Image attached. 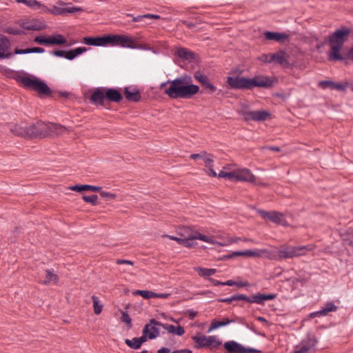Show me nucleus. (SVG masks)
Instances as JSON below:
<instances>
[{
    "mask_svg": "<svg viewBox=\"0 0 353 353\" xmlns=\"http://www.w3.org/2000/svg\"><path fill=\"white\" fill-rule=\"evenodd\" d=\"M10 130L18 137L34 139L63 134L66 131V128L61 124L38 121L30 125L23 122L12 125Z\"/></svg>",
    "mask_w": 353,
    "mask_h": 353,
    "instance_id": "obj_1",
    "label": "nucleus"
},
{
    "mask_svg": "<svg viewBox=\"0 0 353 353\" xmlns=\"http://www.w3.org/2000/svg\"><path fill=\"white\" fill-rule=\"evenodd\" d=\"M190 76L183 75L174 80H168L160 85V89L169 85L165 88L164 94L170 99H191L199 91V87L197 85L192 83Z\"/></svg>",
    "mask_w": 353,
    "mask_h": 353,
    "instance_id": "obj_2",
    "label": "nucleus"
},
{
    "mask_svg": "<svg viewBox=\"0 0 353 353\" xmlns=\"http://www.w3.org/2000/svg\"><path fill=\"white\" fill-rule=\"evenodd\" d=\"M226 83L232 89L252 90L254 88H272L278 83V79L265 75H256L252 78L236 76L228 77Z\"/></svg>",
    "mask_w": 353,
    "mask_h": 353,
    "instance_id": "obj_3",
    "label": "nucleus"
},
{
    "mask_svg": "<svg viewBox=\"0 0 353 353\" xmlns=\"http://www.w3.org/2000/svg\"><path fill=\"white\" fill-rule=\"evenodd\" d=\"M121 92L113 88H97L90 97V101L97 105L107 108L106 102L119 103L123 100Z\"/></svg>",
    "mask_w": 353,
    "mask_h": 353,
    "instance_id": "obj_4",
    "label": "nucleus"
},
{
    "mask_svg": "<svg viewBox=\"0 0 353 353\" xmlns=\"http://www.w3.org/2000/svg\"><path fill=\"white\" fill-rule=\"evenodd\" d=\"M351 34V29L346 26L336 30L332 34L328 37V43L330 50L328 52V60L333 56L339 57V52L344 43L348 40Z\"/></svg>",
    "mask_w": 353,
    "mask_h": 353,
    "instance_id": "obj_5",
    "label": "nucleus"
},
{
    "mask_svg": "<svg viewBox=\"0 0 353 353\" xmlns=\"http://www.w3.org/2000/svg\"><path fill=\"white\" fill-rule=\"evenodd\" d=\"M16 79L21 83L25 88L37 92L40 97H52V91L50 88L38 78L18 76Z\"/></svg>",
    "mask_w": 353,
    "mask_h": 353,
    "instance_id": "obj_6",
    "label": "nucleus"
},
{
    "mask_svg": "<svg viewBox=\"0 0 353 353\" xmlns=\"http://www.w3.org/2000/svg\"><path fill=\"white\" fill-rule=\"evenodd\" d=\"M177 232L179 236L183 238V239H187V241H188L189 243L192 244L193 248L196 245L197 243L195 241L197 239L208 243L212 242L210 237L202 234L198 231L193 230L191 228L188 226L179 228Z\"/></svg>",
    "mask_w": 353,
    "mask_h": 353,
    "instance_id": "obj_7",
    "label": "nucleus"
},
{
    "mask_svg": "<svg viewBox=\"0 0 353 353\" xmlns=\"http://www.w3.org/2000/svg\"><path fill=\"white\" fill-rule=\"evenodd\" d=\"M288 55L284 50H279L276 53L262 54L259 60L266 63L274 62L284 67H288L290 62Z\"/></svg>",
    "mask_w": 353,
    "mask_h": 353,
    "instance_id": "obj_8",
    "label": "nucleus"
},
{
    "mask_svg": "<svg viewBox=\"0 0 353 353\" xmlns=\"http://www.w3.org/2000/svg\"><path fill=\"white\" fill-rule=\"evenodd\" d=\"M239 114L243 116V119L246 122L251 121L262 122L270 118L271 114L268 110H261L256 111L239 110Z\"/></svg>",
    "mask_w": 353,
    "mask_h": 353,
    "instance_id": "obj_9",
    "label": "nucleus"
},
{
    "mask_svg": "<svg viewBox=\"0 0 353 353\" xmlns=\"http://www.w3.org/2000/svg\"><path fill=\"white\" fill-rule=\"evenodd\" d=\"M117 46L132 49L150 50L147 44L138 43L134 39L123 34H116Z\"/></svg>",
    "mask_w": 353,
    "mask_h": 353,
    "instance_id": "obj_10",
    "label": "nucleus"
},
{
    "mask_svg": "<svg viewBox=\"0 0 353 353\" xmlns=\"http://www.w3.org/2000/svg\"><path fill=\"white\" fill-rule=\"evenodd\" d=\"M227 353H262V351L256 348L245 347L235 341H228L223 344Z\"/></svg>",
    "mask_w": 353,
    "mask_h": 353,
    "instance_id": "obj_11",
    "label": "nucleus"
},
{
    "mask_svg": "<svg viewBox=\"0 0 353 353\" xmlns=\"http://www.w3.org/2000/svg\"><path fill=\"white\" fill-rule=\"evenodd\" d=\"M306 250L307 249L305 246H283L279 250L278 256L281 259L293 258L303 255Z\"/></svg>",
    "mask_w": 353,
    "mask_h": 353,
    "instance_id": "obj_12",
    "label": "nucleus"
},
{
    "mask_svg": "<svg viewBox=\"0 0 353 353\" xmlns=\"http://www.w3.org/2000/svg\"><path fill=\"white\" fill-rule=\"evenodd\" d=\"M258 214L264 219H268L278 225H286L287 221L282 213L276 211L268 212L264 210H259Z\"/></svg>",
    "mask_w": 353,
    "mask_h": 353,
    "instance_id": "obj_13",
    "label": "nucleus"
},
{
    "mask_svg": "<svg viewBox=\"0 0 353 353\" xmlns=\"http://www.w3.org/2000/svg\"><path fill=\"white\" fill-rule=\"evenodd\" d=\"M90 46H116V34H105L101 37H90Z\"/></svg>",
    "mask_w": 353,
    "mask_h": 353,
    "instance_id": "obj_14",
    "label": "nucleus"
},
{
    "mask_svg": "<svg viewBox=\"0 0 353 353\" xmlns=\"http://www.w3.org/2000/svg\"><path fill=\"white\" fill-rule=\"evenodd\" d=\"M34 41L40 45H64L67 41L61 35L57 34V36H50L46 37L45 36H37L34 39Z\"/></svg>",
    "mask_w": 353,
    "mask_h": 353,
    "instance_id": "obj_15",
    "label": "nucleus"
},
{
    "mask_svg": "<svg viewBox=\"0 0 353 353\" xmlns=\"http://www.w3.org/2000/svg\"><path fill=\"white\" fill-rule=\"evenodd\" d=\"M150 323L153 324L154 325H159V327H162L163 328L166 330L169 333L176 334L179 336L183 335L185 333V329L181 325L176 327L172 324L163 323L160 321H157L155 319H151Z\"/></svg>",
    "mask_w": 353,
    "mask_h": 353,
    "instance_id": "obj_16",
    "label": "nucleus"
},
{
    "mask_svg": "<svg viewBox=\"0 0 353 353\" xmlns=\"http://www.w3.org/2000/svg\"><path fill=\"white\" fill-rule=\"evenodd\" d=\"M276 297V294L256 293L250 296H247V303L264 305L266 301L273 300Z\"/></svg>",
    "mask_w": 353,
    "mask_h": 353,
    "instance_id": "obj_17",
    "label": "nucleus"
},
{
    "mask_svg": "<svg viewBox=\"0 0 353 353\" xmlns=\"http://www.w3.org/2000/svg\"><path fill=\"white\" fill-rule=\"evenodd\" d=\"M261 256V253L258 250H239L232 252L230 254L223 255L220 259L221 260H228L237 256H245V257H259Z\"/></svg>",
    "mask_w": 353,
    "mask_h": 353,
    "instance_id": "obj_18",
    "label": "nucleus"
},
{
    "mask_svg": "<svg viewBox=\"0 0 353 353\" xmlns=\"http://www.w3.org/2000/svg\"><path fill=\"white\" fill-rule=\"evenodd\" d=\"M212 339H213L212 336H206L200 332L192 336V339L195 343L194 347L196 349L209 348L211 345Z\"/></svg>",
    "mask_w": 353,
    "mask_h": 353,
    "instance_id": "obj_19",
    "label": "nucleus"
},
{
    "mask_svg": "<svg viewBox=\"0 0 353 353\" xmlns=\"http://www.w3.org/2000/svg\"><path fill=\"white\" fill-rule=\"evenodd\" d=\"M255 180L256 176L247 168L235 171L234 181L254 183Z\"/></svg>",
    "mask_w": 353,
    "mask_h": 353,
    "instance_id": "obj_20",
    "label": "nucleus"
},
{
    "mask_svg": "<svg viewBox=\"0 0 353 353\" xmlns=\"http://www.w3.org/2000/svg\"><path fill=\"white\" fill-rule=\"evenodd\" d=\"M10 48V41L8 39L0 34V59L10 58L12 53L8 52Z\"/></svg>",
    "mask_w": 353,
    "mask_h": 353,
    "instance_id": "obj_21",
    "label": "nucleus"
},
{
    "mask_svg": "<svg viewBox=\"0 0 353 353\" xmlns=\"http://www.w3.org/2000/svg\"><path fill=\"white\" fill-rule=\"evenodd\" d=\"M20 26L26 30H41L46 28V25L37 20H27L21 23Z\"/></svg>",
    "mask_w": 353,
    "mask_h": 353,
    "instance_id": "obj_22",
    "label": "nucleus"
},
{
    "mask_svg": "<svg viewBox=\"0 0 353 353\" xmlns=\"http://www.w3.org/2000/svg\"><path fill=\"white\" fill-rule=\"evenodd\" d=\"M124 95L128 101L132 102H138L141 98L140 91L137 88L132 87H125L124 88Z\"/></svg>",
    "mask_w": 353,
    "mask_h": 353,
    "instance_id": "obj_23",
    "label": "nucleus"
},
{
    "mask_svg": "<svg viewBox=\"0 0 353 353\" xmlns=\"http://www.w3.org/2000/svg\"><path fill=\"white\" fill-rule=\"evenodd\" d=\"M319 85L323 88V89L330 88L332 90H337L340 91H344L345 88H347L349 85L348 82H345L344 83H336L332 81L328 80V81H321L319 82Z\"/></svg>",
    "mask_w": 353,
    "mask_h": 353,
    "instance_id": "obj_24",
    "label": "nucleus"
},
{
    "mask_svg": "<svg viewBox=\"0 0 353 353\" xmlns=\"http://www.w3.org/2000/svg\"><path fill=\"white\" fill-rule=\"evenodd\" d=\"M194 77L201 84L203 87L209 89L211 94L216 90V87L210 82L209 79L206 75L201 74L200 72H196L194 74Z\"/></svg>",
    "mask_w": 353,
    "mask_h": 353,
    "instance_id": "obj_25",
    "label": "nucleus"
},
{
    "mask_svg": "<svg viewBox=\"0 0 353 353\" xmlns=\"http://www.w3.org/2000/svg\"><path fill=\"white\" fill-rule=\"evenodd\" d=\"M265 39L269 41H276L283 43L289 38V35L285 32H277L266 31L264 32Z\"/></svg>",
    "mask_w": 353,
    "mask_h": 353,
    "instance_id": "obj_26",
    "label": "nucleus"
},
{
    "mask_svg": "<svg viewBox=\"0 0 353 353\" xmlns=\"http://www.w3.org/2000/svg\"><path fill=\"white\" fill-rule=\"evenodd\" d=\"M234 322H236L234 319H230L229 318H223L222 320H217L214 319L211 321L208 332H210L213 330L218 329L221 327L226 326L230 323Z\"/></svg>",
    "mask_w": 353,
    "mask_h": 353,
    "instance_id": "obj_27",
    "label": "nucleus"
},
{
    "mask_svg": "<svg viewBox=\"0 0 353 353\" xmlns=\"http://www.w3.org/2000/svg\"><path fill=\"white\" fill-rule=\"evenodd\" d=\"M339 57H336L333 56L331 59H329L330 61H345V63L347 64V61H351L353 62V46L344 54H341L339 52Z\"/></svg>",
    "mask_w": 353,
    "mask_h": 353,
    "instance_id": "obj_28",
    "label": "nucleus"
},
{
    "mask_svg": "<svg viewBox=\"0 0 353 353\" xmlns=\"http://www.w3.org/2000/svg\"><path fill=\"white\" fill-rule=\"evenodd\" d=\"M176 54L179 58L183 59L186 61L194 60L195 59V56H196L193 52L190 51L188 49L184 48H181L178 49Z\"/></svg>",
    "mask_w": 353,
    "mask_h": 353,
    "instance_id": "obj_29",
    "label": "nucleus"
},
{
    "mask_svg": "<svg viewBox=\"0 0 353 353\" xmlns=\"http://www.w3.org/2000/svg\"><path fill=\"white\" fill-rule=\"evenodd\" d=\"M91 299L92 301V307L94 312V314L97 315H99L101 313L103 308V304H102L98 296L95 295H92L91 296Z\"/></svg>",
    "mask_w": 353,
    "mask_h": 353,
    "instance_id": "obj_30",
    "label": "nucleus"
},
{
    "mask_svg": "<svg viewBox=\"0 0 353 353\" xmlns=\"http://www.w3.org/2000/svg\"><path fill=\"white\" fill-rule=\"evenodd\" d=\"M59 280L58 276L54 273L53 270H46V279L43 281V283L46 285L50 283V282L57 283Z\"/></svg>",
    "mask_w": 353,
    "mask_h": 353,
    "instance_id": "obj_31",
    "label": "nucleus"
},
{
    "mask_svg": "<svg viewBox=\"0 0 353 353\" xmlns=\"http://www.w3.org/2000/svg\"><path fill=\"white\" fill-rule=\"evenodd\" d=\"M196 271L198 272V274L200 276L206 277V276H210L211 275L214 274L215 272H216V270L212 269V268L209 269V268L199 267L196 268Z\"/></svg>",
    "mask_w": 353,
    "mask_h": 353,
    "instance_id": "obj_32",
    "label": "nucleus"
},
{
    "mask_svg": "<svg viewBox=\"0 0 353 353\" xmlns=\"http://www.w3.org/2000/svg\"><path fill=\"white\" fill-rule=\"evenodd\" d=\"M167 237H168L170 239L176 241L179 245L188 248H193V245L191 243H189L188 241H187V239H183L182 236L177 237L171 235H166Z\"/></svg>",
    "mask_w": 353,
    "mask_h": 353,
    "instance_id": "obj_33",
    "label": "nucleus"
},
{
    "mask_svg": "<svg viewBox=\"0 0 353 353\" xmlns=\"http://www.w3.org/2000/svg\"><path fill=\"white\" fill-rule=\"evenodd\" d=\"M147 325H149L148 334L150 335V340L154 339L159 336L160 331L159 329L157 327V325H154L153 324H151L150 322Z\"/></svg>",
    "mask_w": 353,
    "mask_h": 353,
    "instance_id": "obj_34",
    "label": "nucleus"
},
{
    "mask_svg": "<svg viewBox=\"0 0 353 353\" xmlns=\"http://www.w3.org/2000/svg\"><path fill=\"white\" fill-rule=\"evenodd\" d=\"M125 343L130 348L134 350H139L141 347L139 343L138 337H134L132 340L126 339H125Z\"/></svg>",
    "mask_w": 353,
    "mask_h": 353,
    "instance_id": "obj_35",
    "label": "nucleus"
},
{
    "mask_svg": "<svg viewBox=\"0 0 353 353\" xmlns=\"http://www.w3.org/2000/svg\"><path fill=\"white\" fill-rule=\"evenodd\" d=\"M312 341V340L308 338L305 345L295 350L292 353H309V351L311 349L310 343Z\"/></svg>",
    "mask_w": 353,
    "mask_h": 353,
    "instance_id": "obj_36",
    "label": "nucleus"
},
{
    "mask_svg": "<svg viewBox=\"0 0 353 353\" xmlns=\"http://www.w3.org/2000/svg\"><path fill=\"white\" fill-rule=\"evenodd\" d=\"M77 10V8H54V13L57 14H64L65 13H74Z\"/></svg>",
    "mask_w": 353,
    "mask_h": 353,
    "instance_id": "obj_37",
    "label": "nucleus"
},
{
    "mask_svg": "<svg viewBox=\"0 0 353 353\" xmlns=\"http://www.w3.org/2000/svg\"><path fill=\"white\" fill-rule=\"evenodd\" d=\"M337 310V306L332 302H327L325 303V307H322L321 310L323 315H327L330 312H334Z\"/></svg>",
    "mask_w": 353,
    "mask_h": 353,
    "instance_id": "obj_38",
    "label": "nucleus"
},
{
    "mask_svg": "<svg viewBox=\"0 0 353 353\" xmlns=\"http://www.w3.org/2000/svg\"><path fill=\"white\" fill-rule=\"evenodd\" d=\"M17 2L23 3L33 9L39 8L41 6V3L37 0H17Z\"/></svg>",
    "mask_w": 353,
    "mask_h": 353,
    "instance_id": "obj_39",
    "label": "nucleus"
},
{
    "mask_svg": "<svg viewBox=\"0 0 353 353\" xmlns=\"http://www.w3.org/2000/svg\"><path fill=\"white\" fill-rule=\"evenodd\" d=\"M121 321L126 323L128 329L132 327V319L127 312H121Z\"/></svg>",
    "mask_w": 353,
    "mask_h": 353,
    "instance_id": "obj_40",
    "label": "nucleus"
},
{
    "mask_svg": "<svg viewBox=\"0 0 353 353\" xmlns=\"http://www.w3.org/2000/svg\"><path fill=\"white\" fill-rule=\"evenodd\" d=\"M148 328H149V325H145L143 330L142 336L140 337H138L139 343L141 346H142L143 343L147 341V339H149L150 335L148 334Z\"/></svg>",
    "mask_w": 353,
    "mask_h": 353,
    "instance_id": "obj_41",
    "label": "nucleus"
},
{
    "mask_svg": "<svg viewBox=\"0 0 353 353\" xmlns=\"http://www.w3.org/2000/svg\"><path fill=\"white\" fill-rule=\"evenodd\" d=\"M235 171L233 172H224L221 170L218 174L219 178H227L232 181H234Z\"/></svg>",
    "mask_w": 353,
    "mask_h": 353,
    "instance_id": "obj_42",
    "label": "nucleus"
},
{
    "mask_svg": "<svg viewBox=\"0 0 353 353\" xmlns=\"http://www.w3.org/2000/svg\"><path fill=\"white\" fill-rule=\"evenodd\" d=\"M69 189L71 190H73V191L82 192L88 190V184L74 185L70 186L69 188Z\"/></svg>",
    "mask_w": 353,
    "mask_h": 353,
    "instance_id": "obj_43",
    "label": "nucleus"
},
{
    "mask_svg": "<svg viewBox=\"0 0 353 353\" xmlns=\"http://www.w3.org/2000/svg\"><path fill=\"white\" fill-rule=\"evenodd\" d=\"M213 339H212L211 345L209 347L210 350L219 348V346L222 344V341H220L216 336H212Z\"/></svg>",
    "mask_w": 353,
    "mask_h": 353,
    "instance_id": "obj_44",
    "label": "nucleus"
},
{
    "mask_svg": "<svg viewBox=\"0 0 353 353\" xmlns=\"http://www.w3.org/2000/svg\"><path fill=\"white\" fill-rule=\"evenodd\" d=\"M99 195L101 197L105 199L106 201L114 199L117 197V195L115 194L108 192L103 190H101Z\"/></svg>",
    "mask_w": 353,
    "mask_h": 353,
    "instance_id": "obj_45",
    "label": "nucleus"
},
{
    "mask_svg": "<svg viewBox=\"0 0 353 353\" xmlns=\"http://www.w3.org/2000/svg\"><path fill=\"white\" fill-rule=\"evenodd\" d=\"M213 155L211 154H208L207 156H205V157H202V159L204 161L205 166L207 168H211L212 167V159Z\"/></svg>",
    "mask_w": 353,
    "mask_h": 353,
    "instance_id": "obj_46",
    "label": "nucleus"
},
{
    "mask_svg": "<svg viewBox=\"0 0 353 353\" xmlns=\"http://www.w3.org/2000/svg\"><path fill=\"white\" fill-rule=\"evenodd\" d=\"M7 32L12 35H21L25 33L24 31L21 29L12 28H8Z\"/></svg>",
    "mask_w": 353,
    "mask_h": 353,
    "instance_id": "obj_47",
    "label": "nucleus"
},
{
    "mask_svg": "<svg viewBox=\"0 0 353 353\" xmlns=\"http://www.w3.org/2000/svg\"><path fill=\"white\" fill-rule=\"evenodd\" d=\"M154 296H157V293L150 291V290H143L142 297L145 299H149L151 298H154Z\"/></svg>",
    "mask_w": 353,
    "mask_h": 353,
    "instance_id": "obj_48",
    "label": "nucleus"
},
{
    "mask_svg": "<svg viewBox=\"0 0 353 353\" xmlns=\"http://www.w3.org/2000/svg\"><path fill=\"white\" fill-rule=\"evenodd\" d=\"M184 314L188 316L189 319L194 320V318L197 316L198 312L194 311L192 310H187L184 312Z\"/></svg>",
    "mask_w": 353,
    "mask_h": 353,
    "instance_id": "obj_49",
    "label": "nucleus"
},
{
    "mask_svg": "<svg viewBox=\"0 0 353 353\" xmlns=\"http://www.w3.org/2000/svg\"><path fill=\"white\" fill-rule=\"evenodd\" d=\"M90 203L93 205H97L101 203L99 201V197L97 194H90Z\"/></svg>",
    "mask_w": 353,
    "mask_h": 353,
    "instance_id": "obj_50",
    "label": "nucleus"
},
{
    "mask_svg": "<svg viewBox=\"0 0 353 353\" xmlns=\"http://www.w3.org/2000/svg\"><path fill=\"white\" fill-rule=\"evenodd\" d=\"M74 55L75 57L82 54L83 52H86L87 49L85 47H79L74 49H72Z\"/></svg>",
    "mask_w": 353,
    "mask_h": 353,
    "instance_id": "obj_51",
    "label": "nucleus"
},
{
    "mask_svg": "<svg viewBox=\"0 0 353 353\" xmlns=\"http://www.w3.org/2000/svg\"><path fill=\"white\" fill-rule=\"evenodd\" d=\"M208 153L205 151H203L201 153L199 154H192L190 155V158L196 160L197 159H202V157H205V156H207Z\"/></svg>",
    "mask_w": 353,
    "mask_h": 353,
    "instance_id": "obj_52",
    "label": "nucleus"
},
{
    "mask_svg": "<svg viewBox=\"0 0 353 353\" xmlns=\"http://www.w3.org/2000/svg\"><path fill=\"white\" fill-rule=\"evenodd\" d=\"M247 295L243 294H234L232 296V299L234 301H244L247 302Z\"/></svg>",
    "mask_w": 353,
    "mask_h": 353,
    "instance_id": "obj_53",
    "label": "nucleus"
},
{
    "mask_svg": "<svg viewBox=\"0 0 353 353\" xmlns=\"http://www.w3.org/2000/svg\"><path fill=\"white\" fill-rule=\"evenodd\" d=\"M52 54L58 57H65V50H56L52 51Z\"/></svg>",
    "mask_w": 353,
    "mask_h": 353,
    "instance_id": "obj_54",
    "label": "nucleus"
},
{
    "mask_svg": "<svg viewBox=\"0 0 353 353\" xmlns=\"http://www.w3.org/2000/svg\"><path fill=\"white\" fill-rule=\"evenodd\" d=\"M30 48H26V49H15L14 54H30Z\"/></svg>",
    "mask_w": 353,
    "mask_h": 353,
    "instance_id": "obj_55",
    "label": "nucleus"
},
{
    "mask_svg": "<svg viewBox=\"0 0 353 353\" xmlns=\"http://www.w3.org/2000/svg\"><path fill=\"white\" fill-rule=\"evenodd\" d=\"M64 58H65L68 60H72L73 59H74L75 57L74 55L73 50H65V54Z\"/></svg>",
    "mask_w": 353,
    "mask_h": 353,
    "instance_id": "obj_56",
    "label": "nucleus"
},
{
    "mask_svg": "<svg viewBox=\"0 0 353 353\" xmlns=\"http://www.w3.org/2000/svg\"><path fill=\"white\" fill-rule=\"evenodd\" d=\"M30 53H43L45 52V50L40 47L30 48Z\"/></svg>",
    "mask_w": 353,
    "mask_h": 353,
    "instance_id": "obj_57",
    "label": "nucleus"
},
{
    "mask_svg": "<svg viewBox=\"0 0 353 353\" xmlns=\"http://www.w3.org/2000/svg\"><path fill=\"white\" fill-rule=\"evenodd\" d=\"M245 325L248 329L251 330L256 334L262 336H265V334L264 333H261L260 332L256 331V330L254 325L250 326L248 324H246Z\"/></svg>",
    "mask_w": 353,
    "mask_h": 353,
    "instance_id": "obj_58",
    "label": "nucleus"
},
{
    "mask_svg": "<svg viewBox=\"0 0 353 353\" xmlns=\"http://www.w3.org/2000/svg\"><path fill=\"white\" fill-rule=\"evenodd\" d=\"M235 286H237L239 288H243V287H249L250 286V284L248 281H236Z\"/></svg>",
    "mask_w": 353,
    "mask_h": 353,
    "instance_id": "obj_59",
    "label": "nucleus"
},
{
    "mask_svg": "<svg viewBox=\"0 0 353 353\" xmlns=\"http://www.w3.org/2000/svg\"><path fill=\"white\" fill-rule=\"evenodd\" d=\"M218 302L221 303H226L228 304H230L232 301H234V299H232V296L228 298H224V299H219Z\"/></svg>",
    "mask_w": 353,
    "mask_h": 353,
    "instance_id": "obj_60",
    "label": "nucleus"
},
{
    "mask_svg": "<svg viewBox=\"0 0 353 353\" xmlns=\"http://www.w3.org/2000/svg\"><path fill=\"white\" fill-rule=\"evenodd\" d=\"M101 190L102 187L90 185V192H99L100 194Z\"/></svg>",
    "mask_w": 353,
    "mask_h": 353,
    "instance_id": "obj_61",
    "label": "nucleus"
},
{
    "mask_svg": "<svg viewBox=\"0 0 353 353\" xmlns=\"http://www.w3.org/2000/svg\"><path fill=\"white\" fill-rule=\"evenodd\" d=\"M117 264H129L132 265L134 263L132 261L130 260H125V259H118L117 261Z\"/></svg>",
    "mask_w": 353,
    "mask_h": 353,
    "instance_id": "obj_62",
    "label": "nucleus"
},
{
    "mask_svg": "<svg viewBox=\"0 0 353 353\" xmlns=\"http://www.w3.org/2000/svg\"><path fill=\"white\" fill-rule=\"evenodd\" d=\"M144 19H146L145 14L139 15L137 17H133L132 21L133 22H140V21H142Z\"/></svg>",
    "mask_w": 353,
    "mask_h": 353,
    "instance_id": "obj_63",
    "label": "nucleus"
},
{
    "mask_svg": "<svg viewBox=\"0 0 353 353\" xmlns=\"http://www.w3.org/2000/svg\"><path fill=\"white\" fill-rule=\"evenodd\" d=\"M171 353H192V351L189 349H181V350H174Z\"/></svg>",
    "mask_w": 353,
    "mask_h": 353,
    "instance_id": "obj_64",
    "label": "nucleus"
}]
</instances>
